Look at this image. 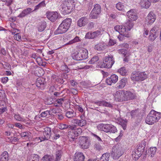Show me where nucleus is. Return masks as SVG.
<instances>
[{"mask_svg": "<svg viewBox=\"0 0 161 161\" xmlns=\"http://www.w3.org/2000/svg\"><path fill=\"white\" fill-rule=\"evenodd\" d=\"M161 118V113L152 110L147 115L145 121L147 124L152 125L158 122Z\"/></svg>", "mask_w": 161, "mask_h": 161, "instance_id": "1", "label": "nucleus"}, {"mask_svg": "<svg viewBox=\"0 0 161 161\" xmlns=\"http://www.w3.org/2000/svg\"><path fill=\"white\" fill-rule=\"evenodd\" d=\"M72 22L70 18L64 20L59 25L57 29L54 31L56 35L62 34L66 32L69 29Z\"/></svg>", "mask_w": 161, "mask_h": 161, "instance_id": "2", "label": "nucleus"}, {"mask_svg": "<svg viewBox=\"0 0 161 161\" xmlns=\"http://www.w3.org/2000/svg\"><path fill=\"white\" fill-rule=\"evenodd\" d=\"M113 58V56L111 55L105 57L103 62L100 63L98 66L101 68H111L114 62Z\"/></svg>", "mask_w": 161, "mask_h": 161, "instance_id": "3", "label": "nucleus"}, {"mask_svg": "<svg viewBox=\"0 0 161 161\" xmlns=\"http://www.w3.org/2000/svg\"><path fill=\"white\" fill-rule=\"evenodd\" d=\"M124 153L123 148L119 145L116 144L114 146L112 149L111 155L113 156L114 159H118Z\"/></svg>", "mask_w": 161, "mask_h": 161, "instance_id": "4", "label": "nucleus"}, {"mask_svg": "<svg viewBox=\"0 0 161 161\" xmlns=\"http://www.w3.org/2000/svg\"><path fill=\"white\" fill-rule=\"evenodd\" d=\"M88 136H81L79 137V144L81 148L86 149L89 147L90 142Z\"/></svg>", "mask_w": 161, "mask_h": 161, "instance_id": "5", "label": "nucleus"}, {"mask_svg": "<svg viewBox=\"0 0 161 161\" xmlns=\"http://www.w3.org/2000/svg\"><path fill=\"white\" fill-rule=\"evenodd\" d=\"M43 134L44 136L39 137L41 141L45 140H47L50 139L51 138V137H52L51 128L48 127L44 128Z\"/></svg>", "mask_w": 161, "mask_h": 161, "instance_id": "6", "label": "nucleus"}, {"mask_svg": "<svg viewBox=\"0 0 161 161\" xmlns=\"http://www.w3.org/2000/svg\"><path fill=\"white\" fill-rule=\"evenodd\" d=\"M156 17L155 14L152 11L150 12L146 18L144 27L147 25H151L153 23L156 19Z\"/></svg>", "mask_w": 161, "mask_h": 161, "instance_id": "7", "label": "nucleus"}, {"mask_svg": "<svg viewBox=\"0 0 161 161\" xmlns=\"http://www.w3.org/2000/svg\"><path fill=\"white\" fill-rule=\"evenodd\" d=\"M47 16L49 19L53 22L57 19L58 16L56 12H50L47 13Z\"/></svg>", "mask_w": 161, "mask_h": 161, "instance_id": "8", "label": "nucleus"}, {"mask_svg": "<svg viewBox=\"0 0 161 161\" xmlns=\"http://www.w3.org/2000/svg\"><path fill=\"white\" fill-rule=\"evenodd\" d=\"M115 99L118 101H124V91L120 90L117 92L114 96Z\"/></svg>", "mask_w": 161, "mask_h": 161, "instance_id": "9", "label": "nucleus"}, {"mask_svg": "<svg viewBox=\"0 0 161 161\" xmlns=\"http://www.w3.org/2000/svg\"><path fill=\"white\" fill-rule=\"evenodd\" d=\"M124 101H127L134 99L135 97V95L131 92L124 91Z\"/></svg>", "mask_w": 161, "mask_h": 161, "instance_id": "10", "label": "nucleus"}, {"mask_svg": "<svg viewBox=\"0 0 161 161\" xmlns=\"http://www.w3.org/2000/svg\"><path fill=\"white\" fill-rule=\"evenodd\" d=\"M60 10L64 14H68L72 11L65 4H62L61 5Z\"/></svg>", "mask_w": 161, "mask_h": 161, "instance_id": "11", "label": "nucleus"}, {"mask_svg": "<svg viewBox=\"0 0 161 161\" xmlns=\"http://www.w3.org/2000/svg\"><path fill=\"white\" fill-rule=\"evenodd\" d=\"M133 23L130 20L128 19L123 26L125 27V32H129V31L133 27Z\"/></svg>", "mask_w": 161, "mask_h": 161, "instance_id": "12", "label": "nucleus"}, {"mask_svg": "<svg viewBox=\"0 0 161 161\" xmlns=\"http://www.w3.org/2000/svg\"><path fill=\"white\" fill-rule=\"evenodd\" d=\"M88 22V19L86 17H82L78 21L77 24L78 26L81 27L85 26Z\"/></svg>", "mask_w": 161, "mask_h": 161, "instance_id": "13", "label": "nucleus"}, {"mask_svg": "<svg viewBox=\"0 0 161 161\" xmlns=\"http://www.w3.org/2000/svg\"><path fill=\"white\" fill-rule=\"evenodd\" d=\"M114 29L116 31L118 32L119 34H121L127 36H128V34H126V33L125 32V27L122 25H116L114 27Z\"/></svg>", "mask_w": 161, "mask_h": 161, "instance_id": "14", "label": "nucleus"}, {"mask_svg": "<svg viewBox=\"0 0 161 161\" xmlns=\"http://www.w3.org/2000/svg\"><path fill=\"white\" fill-rule=\"evenodd\" d=\"M85 156L82 153H76L74 155V161H84Z\"/></svg>", "mask_w": 161, "mask_h": 161, "instance_id": "15", "label": "nucleus"}, {"mask_svg": "<svg viewBox=\"0 0 161 161\" xmlns=\"http://www.w3.org/2000/svg\"><path fill=\"white\" fill-rule=\"evenodd\" d=\"M92 103L96 104L99 106H104L112 108V105L110 103L107 102L105 101H98L92 102Z\"/></svg>", "mask_w": 161, "mask_h": 161, "instance_id": "16", "label": "nucleus"}, {"mask_svg": "<svg viewBox=\"0 0 161 161\" xmlns=\"http://www.w3.org/2000/svg\"><path fill=\"white\" fill-rule=\"evenodd\" d=\"M47 27V23L44 20H42L39 22L37 26L38 31L42 32L44 31Z\"/></svg>", "mask_w": 161, "mask_h": 161, "instance_id": "17", "label": "nucleus"}, {"mask_svg": "<svg viewBox=\"0 0 161 161\" xmlns=\"http://www.w3.org/2000/svg\"><path fill=\"white\" fill-rule=\"evenodd\" d=\"M45 80L42 78L39 77L36 80V85L37 87L43 88L45 85Z\"/></svg>", "mask_w": 161, "mask_h": 161, "instance_id": "18", "label": "nucleus"}, {"mask_svg": "<svg viewBox=\"0 0 161 161\" xmlns=\"http://www.w3.org/2000/svg\"><path fill=\"white\" fill-rule=\"evenodd\" d=\"M33 11V10L31 8H27L23 10L21 13L19 15L18 17L20 18L24 17Z\"/></svg>", "mask_w": 161, "mask_h": 161, "instance_id": "19", "label": "nucleus"}, {"mask_svg": "<svg viewBox=\"0 0 161 161\" xmlns=\"http://www.w3.org/2000/svg\"><path fill=\"white\" fill-rule=\"evenodd\" d=\"M65 4L68 6L69 8L73 11L75 7V3L74 0H65Z\"/></svg>", "mask_w": 161, "mask_h": 161, "instance_id": "20", "label": "nucleus"}, {"mask_svg": "<svg viewBox=\"0 0 161 161\" xmlns=\"http://www.w3.org/2000/svg\"><path fill=\"white\" fill-rule=\"evenodd\" d=\"M140 4L143 8H147L150 6L151 2L149 0H141Z\"/></svg>", "mask_w": 161, "mask_h": 161, "instance_id": "21", "label": "nucleus"}, {"mask_svg": "<svg viewBox=\"0 0 161 161\" xmlns=\"http://www.w3.org/2000/svg\"><path fill=\"white\" fill-rule=\"evenodd\" d=\"M117 131V129L115 126L112 125L108 124L106 132L115 133Z\"/></svg>", "mask_w": 161, "mask_h": 161, "instance_id": "22", "label": "nucleus"}, {"mask_svg": "<svg viewBox=\"0 0 161 161\" xmlns=\"http://www.w3.org/2000/svg\"><path fill=\"white\" fill-rule=\"evenodd\" d=\"M146 145V142L145 140H143L140 144H139V145L136 149L139 151L140 152H141L143 153V152L144 151Z\"/></svg>", "mask_w": 161, "mask_h": 161, "instance_id": "23", "label": "nucleus"}, {"mask_svg": "<svg viewBox=\"0 0 161 161\" xmlns=\"http://www.w3.org/2000/svg\"><path fill=\"white\" fill-rule=\"evenodd\" d=\"M107 47L108 46L105 44L100 43L96 45L94 48L97 50H103L106 49Z\"/></svg>", "mask_w": 161, "mask_h": 161, "instance_id": "24", "label": "nucleus"}, {"mask_svg": "<svg viewBox=\"0 0 161 161\" xmlns=\"http://www.w3.org/2000/svg\"><path fill=\"white\" fill-rule=\"evenodd\" d=\"M127 82V78H124L120 80L117 87L119 89L124 88Z\"/></svg>", "mask_w": 161, "mask_h": 161, "instance_id": "25", "label": "nucleus"}, {"mask_svg": "<svg viewBox=\"0 0 161 161\" xmlns=\"http://www.w3.org/2000/svg\"><path fill=\"white\" fill-rule=\"evenodd\" d=\"M67 136L69 141L71 142L74 141L77 138L73 130L70 131L68 132Z\"/></svg>", "mask_w": 161, "mask_h": 161, "instance_id": "26", "label": "nucleus"}, {"mask_svg": "<svg viewBox=\"0 0 161 161\" xmlns=\"http://www.w3.org/2000/svg\"><path fill=\"white\" fill-rule=\"evenodd\" d=\"M142 153L140 152L139 151L136 149L132 152V157L133 159L135 160H137L142 155Z\"/></svg>", "mask_w": 161, "mask_h": 161, "instance_id": "27", "label": "nucleus"}, {"mask_svg": "<svg viewBox=\"0 0 161 161\" xmlns=\"http://www.w3.org/2000/svg\"><path fill=\"white\" fill-rule=\"evenodd\" d=\"M80 52H78V51H76L72 54V57L73 58L76 60H80Z\"/></svg>", "mask_w": 161, "mask_h": 161, "instance_id": "28", "label": "nucleus"}, {"mask_svg": "<svg viewBox=\"0 0 161 161\" xmlns=\"http://www.w3.org/2000/svg\"><path fill=\"white\" fill-rule=\"evenodd\" d=\"M131 78L133 81H139L138 72L135 71L131 74Z\"/></svg>", "mask_w": 161, "mask_h": 161, "instance_id": "29", "label": "nucleus"}, {"mask_svg": "<svg viewBox=\"0 0 161 161\" xmlns=\"http://www.w3.org/2000/svg\"><path fill=\"white\" fill-rule=\"evenodd\" d=\"M121 52V54L122 55L125 57L124 59V61L125 62H127L128 61V57L130 55V53L129 51H120Z\"/></svg>", "mask_w": 161, "mask_h": 161, "instance_id": "30", "label": "nucleus"}, {"mask_svg": "<svg viewBox=\"0 0 161 161\" xmlns=\"http://www.w3.org/2000/svg\"><path fill=\"white\" fill-rule=\"evenodd\" d=\"M62 152L61 150H58L56 151L55 158L54 161H59L61 158Z\"/></svg>", "mask_w": 161, "mask_h": 161, "instance_id": "31", "label": "nucleus"}, {"mask_svg": "<svg viewBox=\"0 0 161 161\" xmlns=\"http://www.w3.org/2000/svg\"><path fill=\"white\" fill-rule=\"evenodd\" d=\"M157 150L156 147H150L148 151V154L151 157H153L155 154Z\"/></svg>", "mask_w": 161, "mask_h": 161, "instance_id": "32", "label": "nucleus"}, {"mask_svg": "<svg viewBox=\"0 0 161 161\" xmlns=\"http://www.w3.org/2000/svg\"><path fill=\"white\" fill-rule=\"evenodd\" d=\"M8 152L7 151L4 152L2 154L0 161H8Z\"/></svg>", "mask_w": 161, "mask_h": 161, "instance_id": "33", "label": "nucleus"}, {"mask_svg": "<svg viewBox=\"0 0 161 161\" xmlns=\"http://www.w3.org/2000/svg\"><path fill=\"white\" fill-rule=\"evenodd\" d=\"M92 10L93 12L94 11L96 12L97 14H99L101 12V7L100 5L98 4L94 5Z\"/></svg>", "mask_w": 161, "mask_h": 161, "instance_id": "34", "label": "nucleus"}, {"mask_svg": "<svg viewBox=\"0 0 161 161\" xmlns=\"http://www.w3.org/2000/svg\"><path fill=\"white\" fill-rule=\"evenodd\" d=\"M139 81H143L147 78V76L145 72H138Z\"/></svg>", "mask_w": 161, "mask_h": 161, "instance_id": "35", "label": "nucleus"}, {"mask_svg": "<svg viewBox=\"0 0 161 161\" xmlns=\"http://www.w3.org/2000/svg\"><path fill=\"white\" fill-rule=\"evenodd\" d=\"M107 125L108 124H104L102 123L100 124L97 126V128L99 130L103 131L106 132Z\"/></svg>", "mask_w": 161, "mask_h": 161, "instance_id": "36", "label": "nucleus"}, {"mask_svg": "<svg viewBox=\"0 0 161 161\" xmlns=\"http://www.w3.org/2000/svg\"><path fill=\"white\" fill-rule=\"evenodd\" d=\"M110 154L107 153L103 154L100 158V161H108Z\"/></svg>", "mask_w": 161, "mask_h": 161, "instance_id": "37", "label": "nucleus"}, {"mask_svg": "<svg viewBox=\"0 0 161 161\" xmlns=\"http://www.w3.org/2000/svg\"><path fill=\"white\" fill-rule=\"evenodd\" d=\"M127 121V120L121 119L118 121V123L122 127L124 130H125L126 128Z\"/></svg>", "mask_w": 161, "mask_h": 161, "instance_id": "38", "label": "nucleus"}, {"mask_svg": "<svg viewBox=\"0 0 161 161\" xmlns=\"http://www.w3.org/2000/svg\"><path fill=\"white\" fill-rule=\"evenodd\" d=\"M46 6V4L45 3V1H43L39 3L35 7L33 11H36L39 9L45 7Z\"/></svg>", "mask_w": 161, "mask_h": 161, "instance_id": "39", "label": "nucleus"}, {"mask_svg": "<svg viewBox=\"0 0 161 161\" xmlns=\"http://www.w3.org/2000/svg\"><path fill=\"white\" fill-rule=\"evenodd\" d=\"M29 161H39V156L37 154H34L31 155L29 159H28Z\"/></svg>", "mask_w": 161, "mask_h": 161, "instance_id": "40", "label": "nucleus"}, {"mask_svg": "<svg viewBox=\"0 0 161 161\" xmlns=\"http://www.w3.org/2000/svg\"><path fill=\"white\" fill-rule=\"evenodd\" d=\"M125 32L126 33V34H128V36H127L123 34H119L120 35L118 36V38L120 41H123L125 39V37L128 38L130 37V35L129 32H127L125 31Z\"/></svg>", "mask_w": 161, "mask_h": 161, "instance_id": "41", "label": "nucleus"}, {"mask_svg": "<svg viewBox=\"0 0 161 161\" xmlns=\"http://www.w3.org/2000/svg\"><path fill=\"white\" fill-rule=\"evenodd\" d=\"M119 47L122 48V49H120L119 50H126L127 49H129L130 48V46L127 43H123L122 44L120 45Z\"/></svg>", "mask_w": 161, "mask_h": 161, "instance_id": "42", "label": "nucleus"}, {"mask_svg": "<svg viewBox=\"0 0 161 161\" xmlns=\"http://www.w3.org/2000/svg\"><path fill=\"white\" fill-rule=\"evenodd\" d=\"M81 60L86 59L88 57V51H82L80 52Z\"/></svg>", "mask_w": 161, "mask_h": 161, "instance_id": "43", "label": "nucleus"}, {"mask_svg": "<svg viewBox=\"0 0 161 161\" xmlns=\"http://www.w3.org/2000/svg\"><path fill=\"white\" fill-rule=\"evenodd\" d=\"M41 161H54L50 155H45L42 159Z\"/></svg>", "mask_w": 161, "mask_h": 161, "instance_id": "44", "label": "nucleus"}, {"mask_svg": "<svg viewBox=\"0 0 161 161\" xmlns=\"http://www.w3.org/2000/svg\"><path fill=\"white\" fill-rule=\"evenodd\" d=\"M116 7L118 10L121 11L124 9L125 6L123 3L119 2L116 4Z\"/></svg>", "mask_w": 161, "mask_h": 161, "instance_id": "45", "label": "nucleus"}, {"mask_svg": "<svg viewBox=\"0 0 161 161\" xmlns=\"http://www.w3.org/2000/svg\"><path fill=\"white\" fill-rule=\"evenodd\" d=\"M75 113L74 111H68L66 113V116L69 118H71L75 116Z\"/></svg>", "mask_w": 161, "mask_h": 161, "instance_id": "46", "label": "nucleus"}, {"mask_svg": "<svg viewBox=\"0 0 161 161\" xmlns=\"http://www.w3.org/2000/svg\"><path fill=\"white\" fill-rule=\"evenodd\" d=\"M99 14H97L96 12L94 11L93 12V11L92 10L90 14V19H97Z\"/></svg>", "mask_w": 161, "mask_h": 161, "instance_id": "47", "label": "nucleus"}, {"mask_svg": "<svg viewBox=\"0 0 161 161\" xmlns=\"http://www.w3.org/2000/svg\"><path fill=\"white\" fill-rule=\"evenodd\" d=\"M130 114L132 118H134L137 116L139 114V112L138 109H136L135 110H132L130 112Z\"/></svg>", "mask_w": 161, "mask_h": 161, "instance_id": "48", "label": "nucleus"}, {"mask_svg": "<svg viewBox=\"0 0 161 161\" xmlns=\"http://www.w3.org/2000/svg\"><path fill=\"white\" fill-rule=\"evenodd\" d=\"M73 130L74 134H75V136H76L77 137L80 135L82 132V129L80 128L75 129Z\"/></svg>", "mask_w": 161, "mask_h": 161, "instance_id": "49", "label": "nucleus"}, {"mask_svg": "<svg viewBox=\"0 0 161 161\" xmlns=\"http://www.w3.org/2000/svg\"><path fill=\"white\" fill-rule=\"evenodd\" d=\"M118 72L122 75H125L126 73V70L125 68L124 67L121 68L119 69L118 70Z\"/></svg>", "mask_w": 161, "mask_h": 161, "instance_id": "50", "label": "nucleus"}, {"mask_svg": "<svg viewBox=\"0 0 161 161\" xmlns=\"http://www.w3.org/2000/svg\"><path fill=\"white\" fill-rule=\"evenodd\" d=\"M60 70L64 71L66 73H68L70 71V69L68 68L66 65L64 64L61 66Z\"/></svg>", "mask_w": 161, "mask_h": 161, "instance_id": "51", "label": "nucleus"}, {"mask_svg": "<svg viewBox=\"0 0 161 161\" xmlns=\"http://www.w3.org/2000/svg\"><path fill=\"white\" fill-rule=\"evenodd\" d=\"M30 134V133L29 132H23L21 133L20 135L22 137H24L26 139L29 138Z\"/></svg>", "mask_w": 161, "mask_h": 161, "instance_id": "52", "label": "nucleus"}, {"mask_svg": "<svg viewBox=\"0 0 161 161\" xmlns=\"http://www.w3.org/2000/svg\"><path fill=\"white\" fill-rule=\"evenodd\" d=\"M1 104H2V105L4 106L3 107L0 108V114H2L6 111L7 108L5 103L4 102H2Z\"/></svg>", "mask_w": 161, "mask_h": 161, "instance_id": "53", "label": "nucleus"}, {"mask_svg": "<svg viewBox=\"0 0 161 161\" xmlns=\"http://www.w3.org/2000/svg\"><path fill=\"white\" fill-rule=\"evenodd\" d=\"M99 60L98 57L97 56H95L92 58L91 60L89 62V64H94L97 61Z\"/></svg>", "mask_w": 161, "mask_h": 161, "instance_id": "54", "label": "nucleus"}, {"mask_svg": "<svg viewBox=\"0 0 161 161\" xmlns=\"http://www.w3.org/2000/svg\"><path fill=\"white\" fill-rule=\"evenodd\" d=\"M110 78L114 83H115L118 80V77L115 74L111 75Z\"/></svg>", "mask_w": 161, "mask_h": 161, "instance_id": "55", "label": "nucleus"}, {"mask_svg": "<svg viewBox=\"0 0 161 161\" xmlns=\"http://www.w3.org/2000/svg\"><path fill=\"white\" fill-rule=\"evenodd\" d=\"M80 41L79 37L76 36L73 40L70 41L68 44H71Z\"/></svg>", "mask_w": 161, "mask_h": 161, "instance_id": "56", "label": "nucleus"}, {"mask_svg": "<svg viewBox=\"0 0 161 161\" xmlns=\"http://www.w3.org/2000/svg\"><path fill=\"white\" fill-rule=\"evenodd\" d=\"M53 134H52L53 138H52V139L53 140L54 139L55 140H57V139L59 138V137H60V135L59 134L57 133H56L55 131H53Z\"/></svg>", "mask_w": 161, "mask_h": 161, "instance_id": "57", "label": "nucleus"}, {"mask_svg": "<svg viewBox=\"0 0 161 161\" xmlns=\"http://www.w3.org/2000/svg\"><path fill=\"white\" fill-rule=\"evenodd\" d=\"M130 19L131 21H135L136 20L137 18V16H136V13L131 15L128 17Z\"/></svg>", "mask_w": 161, "mask_h": 161, "instance_id": "58", "label": "nucleus"}, {"mask_svg": "<svg viewBox=\"0 0 161 161\" xmlns=\"http://www.w3.org/2000/svg\"><path fill=\"white\" fill-rule=\"evenodd\" d=\"M93 33L92 32H87L85 36V38L88 39H94L92 36Z\"/></svg>", "mask_w": 161, "mask_h": 161, "instance_id": "59", "label": "nucleus"}, {"mask_svg": "<svg viewBox=\"0 0 161 161\" xmlns=\"http://www.w3.org/2000/svg\"><path fill=\"white\" fill-rule=\"evenodd\" d=\"M64 101V99L61 98L60 99H57L56 101V102H57V103L59 104V106H61Z\"/></svg>", "mask_w": 161, "mask_h": 161, "instance_id": "60", "label": "nucleus"}, {"mask_svg": "<svg viewBox=\"0 0 161 161\" xmlns=\"http://www.w3.org/2000/svg\"><path fill=\"white\" fill-rule=\"evenodd\" d=\"M14 118L17 120L20 121H24L23 119L20 117V116L19 114H15L14 116Z\"/></svg>", "mask_w": 161, "mask_h": 161, "instance_id": "61", "label": "nucleus"}, {"mask_svg": "<svg viewBox=\"0 0 161 161\" xmlns=\"http://www.w3.org/2000/svg\"><path fill=\"white\" fill-rule=\"evenodd\" d=\"M93 38L97 37L101 34V32L99 31H97L94 32H93Z\"/></svg>", "mask_w": 161, "mask_h": 161, "instance_id": "62", "label": "nucleus"}, {"mask_svg": "<svg viewBox=\"0 0 161 161\" xmlns=\"http://www.w3.org/2000/svg\"><path fill=\"white\" fill-rule=\"evenodd\" d=\"M68 127V125L63 124H60L59 126V128L62 130L67 129Z\"/></svg>", "mask_w": 161, "mask_h": 161, "instance_id": "63", "label": "nucleus"}, {"mask_svg": "<svg viewBox=\"0 0 161 161\" xmlns=\"http://www.w3.org/2000/svg\"><path fill=\"white\" fill-rule=\"evenodd\" d=\"M14 38L15 39L19 41H20L21 40V37L19 33H17L15 34L14 36Z\"/></svg>", "mask_w": 161, "mask_h": 161, "instance_id": "64", "label": "nucleus"}]
</instances>
